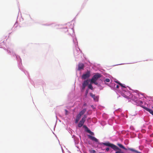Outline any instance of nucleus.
<instances>
[{
  "label": "nucleus",
  "mask_w": 153,
  "mask_h": 153,
  "mask_svg": "<svg viewBox=\"0 0 153 153\" xmlns=\"http://www.w3.org/2000/svg\"><path fill=\"white\" fill-rule=\"evenodd\" d=\"M115 82H116V83L119 84V85H120L119 83H120V82H118V81H115Z\"/></svg>",
  "instance_id": "22"
},
{
  "label": "nucleus",
  "mask_w": 153,
  "mask_h": 153,
  "mask_svg": "<svg viewBox=\"0 0 153 153\" xmlns=\"http://www.w3.org/2000/svg\"><path fill=\"white\" fill-rule=\"evenodd\" d=\"M91 75V72L90 71H87L86 73L84 74L82 76V79H86L89 78Z\"/></svg>",
  "instance_id": "3"
},
{
  "label": "nucleus",
  "mask_w": 153,
  "mask_h": 153,
  "mask_svg": "<svg viewBox=\"0 0 153 153\" xmlns=\"http://www.w3.org/2000/svg\"><path fill=\"white\" fill-rule=\"evenodd\" d=\"M115 153H123V152L116 151Z\"/></svg>",
  "instance_id": "21"
},
{
  "label": "nucleus",
  "mask_w": 153,
  "mask_h": 153,
  "mask_svg": "<svg viewBox=\"0 0 153 153\" xmlns=\"http://www.w3.org/2000/svg\"><path fill=\"white\" fill-rule=\"evenodd\" d=\"M101 75L99 73H96L92 77L91 80V82H94V81H97V79L101 77Z\"/></svg>",
  "instance_id": "2"
},
{
  "label": "nucleus",
  "mask_w": 153,
  "mask_h": 153,
  "mask_svg": "<svg viewBox=\"0 0 153 153\" xmlns=\"http://www.w3.org/2000/svg\"><path fill=\"white\" fill-rule=\"evenodd\" d=\"M109 150V149L108 147L106 148V150L107 151H108Z\"/></svg>",
  "instance_id": "24"
},
{
  "label": "nucleus",
  "mask_w": 153,
  "mask_h": 153,
  "mask_svg": "<svg viewBox=\"0 0 153 153\" xmlns=\"http://www.w3.org/2000/svg\"><path fill=\"white\" fill-rule=\"evenodd\" d=\"M88 131L90 134V133L91 132V131L90 130H88Z\"/></svg>",
  "instance_id": "28"
},
{
  "label": "nucleus",
  "mask_w": 153,
  "mask_h": 153,
  "mask_svg": "<svg viewBox=\"0 0 153 153\" xmlns=\"http://www.w3.org/2000/svg\"><path fill=\"white\" fill-rule=\"evenodd\" d=\"M88 138L94 141L95 142H97L98 141V140L93 136H91V135H88Z\"/></svg>",
  "instance_id": "6"
},
{
  "label": "nucleus",
  "mask_w": 153,
  "mask_h": 153,
  "mask_svg": "<svg viewBox=\"0 0 153 153\" xmlns=\"http://www.w3.org/2000/svg\"><path fill=\"white\" fill-rule=\"evenodd\" d=\"M116 88H119V86L118 85H117L116 86Z\"/></svg>",
  "instance_id": "25"
},
{
  "label": "nucleus",
  "mask_w": 153,
  "mask_h": 153,
  "mask_svg": "<svg viewBox=\"0 0 153 153\" xmlns=\"http://www.w3.org/2000/svg\"><path fill=\"white\" fill-rule=\"evenodd\" d=\"M89 152L91 153H95L96 152V151L94 150L91 149L89 150Z\"/></svg>",
  "instance_id": "16"
},
{
  "label": "nucleus",
  "mask_w": 153,
  "mask_h": 153,
  "mask_svg": "<svg viewBox=\"0 0 153 153\" xmlns=\"http://www.w3.org/2000/svg\"><path fill=\"white\" fill-rule=\"evenodd\" d=\"M84 123L81 120L79 121V123L78 125V126L79 128L81 127L83 125Z\"/></svg>",
  "instance_id": "12"
},
{
  "label": "nucleus",
  "mask_w": 153,
  "mask_h": 153,
  "mask_svg": "<svg viewBox=\"0 0 153 153\" xmlns=\"http://www.w3.org/2000/svg\"><path fill=\"white\" fill-rule=\"evenodd\" d=\"M110 81V80L109 79L106 78V79L104 81V82L105 83L106 82H109Z\"/></svg>",
  "instance_id": "17"
},
{
  "label": "nucleus",
  "mask_w": 153,
  "mask_h": 153,
  "mask_svg": "<svg viewBox=\"0 0 153 153\" xmlns=\"http://www.w3.org/2000/svg\"><path fill=\"white\" fill-rule=\"evenodd\" d=\"M81 115H77L75 120V123H77L78 122L80 118H81Z\"/></svg>",
  "instance_id": "10"
},
{
  "label": "nucleus",
  "mask_w": 153,
  "mask_h": 153,
  "mask_svg": "<svg viewBox=\"0 0 153 153\" xmlns=\"http://www.w3.org/2000/svg\"><path fill=\"white\" fill-rule=\"evenodd\" d=\"M86 117L85 116L84 117L82 118L81 120L84 123L85 122V120L86 119Z\"/></svg>",
  "instance_id": "14"
},
{
  "label": "nucleus",
  "mask_w": 153,
  "mask_h": 153,
  "mask_svg": "<svg viewBox=\"0 0 153 153\" xmlns=\"http://www.w3.org/2000/svg\"><path fill=\"white\" fill-rule=\"evenodd\" d=\"M88 88L89 89H90L92 90L93 89V88L92 87V86L91 84H89L88 85Z\"/></svg>",
  "instance_id": "15"
},
{
  "label": "nucleus",
  "mask_w": 153,
  "mask_h": 153,
  "mask_svg": "<svg viewBox=\"0 0 153 153\" xmlns=\"http://www.w3.org/2000/svg\"><path fill=\"white\" fill-rule=\"evenodd\" d=\"M84 67V65L82 63H79L78 65V70H79L83 69Z\"/></svg>",
  "instance_id": "7"
},
{
  "label": "nucleus",
  "mask_w": 153,
  "mask_h": 153,
  "mask_svg": "<svg viewBox=\"0 0 153 153\" xmlns=\"http://www.w3.org/2000/svg\"><path fill=\"white\" fill-rule=\"evenodd\" d=\"M126 117H128L127 115H126Z\"/></svg>",
  "instance_id": "29"
},
{
  "label": "nucleus",
  "mask_w": 153,
  "mask_h": 153,
  "mask_svg": "<svg viewBox=\"0 0 153 153\" xmlns=\"http://www.w3.org/2000/svg\"><path fill=\"white\" fill-rule=\"evenodd\" d=\"M90 96L94 99V100L95 101H98L99 100V96H95V95L94 94L92 93H90Z\"/></svg>",
  "instance_id": "5"
},
{
  "label": "nucleus",
  "mask_w": 153,
  "mask_h": 153,
  "mask_svg": "<svg viewBox=\"0 0 153 153\" xmlns=\"http://www.w3.org/2000/svg\"><path fill=\"white\" fill-rule=\"evenodd\" d=\"M117 145L120 148H121L122 149H125V150H127V149L126 148H125V147L122 144H120V143H118V144H117Z\"/></svg>",
  "instance_id": "11"
},
{
  "label": "nucleus",
  "mask_w": 153,
  "mask_h": 153,
  "mask_svg": "<svg viewBox=\"0 0 153 153\" xmlns=\"http://www.w3.org/2000/svg\"><path fill=\"white\" fill-rule=\"evenodd\" d=\"M90 134H91V135H94V133L93 132H92V131H91V132Z\"/></svg>",
  "instance_id": "23"
},
{
  "label": "nucleus",
  "mask_w": 153,
  "mask_h": 153,
  "mask_svg": "<svg viewBox=\"0 0 153 153\" xmlns=\"http://www.w3.org/2000/svg\"><path fill=\"white\" fill-rule=\"evenodd\" d=\"M65 111L66 112V114H67V112H68V111L67 110H65Z\"/></svg>",
  "instance_id": "27"
},
{
  "label": "nucleus",
  "mask_w": 153,
  "mask_h": 153,
  "mask_svg": "<svg viewBox=\"0 0 153 153\" xmlns=\"http://www.w3.org/2000/svg\"><path fill=\"white\" fill-rule=\"evenodd\" d=\"M88 89L86 91L85 93V95L86 96L87 95V94L88 93Z\"/></svg>",
  "instance_id": "19"
},
{
  "label": "nucleus",
  "mask_w": 153,
  "mask_h": 153,
  "mask_svg": "<svg viewBox=\"0 0 153 153\" xmlns=\"http://www.w3.org/2000/svg\"><path fill=\"white\" fill-rule=\"evenodd\" d=\"M103 144L105 146H109L115 151H116L122 152L121 150L117 146L109 142L103 143Z\"/></svg>",
  "instance_id": "1"
},
{
  "label": "nucleus",
  "mask_w": 153,
  "mask_h": 153,
  "mask_svg": "<svg viewBox=\"0 0 153 153\" xmlns=\"http://www.w3.org/2000/svg\"><path fill=\"white\" fill-rule=\"evenodd\" d=\"M147 111L149 112L150 113L152 114V115H153V111L149 109L148 108L143 107Z\"/></svg>",
  "instance_id": "8"
},
{
  "label": "nucleus",
  "mask_w": 153,
  "mask_h": 153,
  "mask_svg": "<svg viewBox=\"0 0 153 153\" xmlns=\"http://www.w3.org/2000/svg\"><path fill=\"white\" fill-rule=\"evenodd\" d=\"M86 109L85 108L83 109L79 114L78 115H83L86 112Z\"/></svg>",
  "instance_id": "9"
},
{
  "label": "nucleus",
  "mask_w": 153,
  "mask_h": 153,
  "mask_svg": "<svg viewBox=\"0 0 153 153\" xmlns=\"http://www.w3.org/2000/svg\"><path fill=\"white\" fill-rule=\"evenodd\" d=\"M128 150H130L132 152H135L136 153H139V152L138 151H137L134 149H133L132 148H128Z\"/></svg>",
  "instance_id": "13"
},
{
  "label": "nucleus",
  "mask_w": 153,
  "mask_h": 153,
  "mask_svg": "<svg viewBox=\"0 0 153 153\" xmlns=\"http://www.w3.org/2000/svg\"><path fill=\"white\" fill-rule=\"evenodd\" d=\"M87 105V104L86 103H85L84 104H83V106H86Z\"/></svg>",
  "instance_id": "26"
},
{
  "label": "nucleus",
  "mask_w": 153,
  "mask_h": 153,
  "mask_svg": "<svg viewBox=\"0 0 153 153\" xmlns=\"http://www.w3.org/2000/svg\"><path fill=\"white\" fill-rule=\"evenodd\" d=\"M119 84H120V85H120V86H121V87H123V88H126V87L125 86L123 85V84H122L121 83H119Z\"/></svg>",
  "instance_id": "18"
},
{
  "label": "nucleus",
  "mask_w": 153,
  "mask_h": 153,
  "mask_svg": "<svg viewBox=\"0 0 153 153\" xmlns=\"http://www.w3.org/2000/svg\"><path fill=\"white\" fill-rule=\"evenodd\" d=\"M94 81V82H91V83H94L96 85L98 84V83L96 82V81Z\"/></svg>",
  "instance_id": "20"
},
{
  "label": "nucleus",
  "mask_w": 153,
  "mask_h": 153,
  "mask_svg": "<svg viewBox=\"0 0 153 153\" xmlns=\"http://www.w3.org/2000/svg\"><path fill=\"white\" fill-rule=\"evenodd\" d=\"M88 80H85L84 82L82 85V90H84L85 89V87L88 85Z\"/></svg>",
  "instance_id": "4"
}]
</instances>
